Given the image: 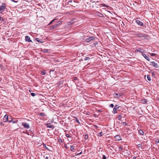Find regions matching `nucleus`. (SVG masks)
I'll list each match as a JSON object with an SVG mask.
<instances>
[{
	"instance_id": "1",
	"label": "nucleus",
	"mask_w": 159,
	"mask_h": 159,
	"mask_svg": "<svg viewBox=\"0 0 159 159\" xmlns=\"http://www.w3.org/2000/svg\"><path fill=\"white\" fill-rule=\"evenodd\" d=\"M137 36L140 38L142 39H148L149 35L146 34L140 33L136 34Z\"/></svg>"
},
{
	"instance_id": "2",
	"label": "nucleus",
	"mask_w": 159,
	"mask_h": 159,
	"mask_svg": "<svg viewBox=\"0 0 159 159\" xmlns=\"http://www.w3.org/2000/svg\"><path fill=\"white\" fill-rule=\"evenodd\" d=\"M5 7V4L4 3L2 4V5L0 7V13H2L4 11Z\"/></svg>"
},
{
	"instance_id": "3",
	"label": "nucleus",
	"mask_w": 159,
	"mask_h": 159,
	"mask_svg": "<svg viewBox=\"0 0 159 159\" xmlns=\"http://www.w3.org/2000/svg\"><path fill=\"white\" fill-rule=\"evenodd\" d=\"M93 40H94V38L93 36H91L86 39L85 41L86 42L89 43Z\"/></svg>"
},
{
	"instance_id": "4",
	"label": "nucleus",
	"mask_w": 159,
	"mask_h": 159,
	"mask_svg": "<svg viewBox=\"0 0 159 159\" xmlns=\"http://www.w3.org/2000/svg\"><path fill=\"white\" fill-rule=\"evenodd\" d=\"M151 65L153 66L155 68H158V65L157 63L155 62V61H152L151 62Z\"/></svg>"
},
{
	"instance_id": "5",
	"label": "nucleus",
	"mask_w": 159,
	"mask_h": 159,
	"mask_svg": "<svg viewBox=\"0 0 159 159\" xmlns=\"http://www.w3.org/2000/svg\"><path fill=\"white\" fill-rule=\"evenodd\" d=\"M8 116L7 115H5L3 118V122H5L8 121Z\"/></svg>"
},
{
	"instance_id": "6",
	"label": "nucleus",
	"mask_w": 159,
	"mask_h": 159,
	"mask_svg": "<svg viewBox=\"0 0 159 159\" xmlns=\"http://www.w3.org/2000/svg\"><path fill=\"white\" fill-rule=\"evenodd\" d=\"M135 22L139 25L142 26L143 25V23L138 19H136L135 20Z\"/></svg>"
},
{
	"instance_id": "7",
	"label": "nucleus",
	"mask_w": 159,
	"mask_h": 159,
	"mask_svg": "<svg viewBox=\"0 0 159 159\" xmlns=\"http://www.w3.org/2000/svg\"><path fill=\"white\" fill-rule=\"evenodd\" d=\"M46 125L48 128H49L52 129H53L54 128V126L50 123H48L46 124Z\"/></svg>"
},
{
	"instance_id": "8",
	"label": "nucleus",
	"mask_w": 159,
	"mask_h": 159,
	"mask_svg": "<svg viewBox=\"0 0 159 159\" xmlns=\"http://www.w3.org/2000/svg\"><path fill=\"white\" fill-rule=\"evenodd\" d=\"M25 40L27 42H32V41L30 40V37L28 36H25Z\"/></svg>"
},
{
	"instance_id": "9",
	"label": "nucleus",
	"mask_w": 159,
	"mask_h": 159,
	"mask_svg": "<svg viewBox=\"0 0 159 159\" xmlns=\"http://www.w3.org/2000/svg\"><path fill=\"white\" fill-rule=\"evenodd\" d=\"M113 96L115 98H117L120 97L121 96V95L120 93H115L113 94Z\"/></svg>"
},
{
	"instance_id": "10",
	"label": "nucleus",
	"mask_w": 159,
	"mask_h": 159,
	"mask_svg": "<svg viewBox=\"0 0 159 159\" xmlns=\"http://www.w3.org/2000/svg\"><path fill=\"white\" fill-rule=\"evenodd\" d=\"M115 139L117 141H119L121 139L120 136L118 135L115 136Z\"/></svg>"
},
{
	"instance_id": "11",
	"label": "nucleus",
	"mask_w": 159,
	"mask_h": 159,
	"mask_svg": "<svg viewBox=\"0 0 159 159\" xmlns=\"http://www.w3.org/2000/svg\"><path fill=\"white\" fill-rule=\"evenodd\" d=\"M137 147L139 148V149L141 151H142L143 149V148L142 145L141 144H138L137 145Z\"/></svg>"
},
{
	"instance_id": "12",
	"label": "nucleus",
	"mask_w": 159,
	"mask_h": 159,
	"mask_svg": "<svg viewBox=\"0 0 159 159\" xmlns=\"http://www.w3.org/2000/svg\"><path fill=\"white\" fill-rule=\"evenodd\" d=\"M22 125H23L24 127L25 128H29V125L28 124L26 123H23L22 124Z\"/></svg>"
},
{
	"instance_id": "13",
	"label": "nucleus",
	"mask_w": 159,
	"mask_h": 159,
	"mask_svg": "<svg viewBox=\"0 0 159 159\" xmlns=\"http://www.w3.org/2000/svg\"><path fill=\"white\" fill-rule=\"evenodd\" d=\"M139 133L141 135H143L144 134L143 131L142 130H139Z\"/></svg>"
},
{
	"instance_id": "14",
	"label": "nucleus",
	"mask_w": 159,
	"mask_h": 159,
	"mask_svg": "<svg viewBox=\"0 0 159 159\" xmlns=\"http://www.w3.org/2000/svg\"><path fill=\"white\" fill-rule=\"evenodd\" d=\"M117 108H116L115 107H114L113 109V111H112V113L113 114H115V113H116L117 112Z\"/></svg>"
},
{
	"instance_id": "15",
	"label": "nucleus",
	"mask_w": 159,
	"mask_h": 159,
	"mask_svg": "<svg viewBox=\"0 0 159 159\" xmlns=\"http://www.w3.org/2000/svg\"><path fill=\"white\" fill-rule=\"evenodd\" d=\"M142 55L143 56V57H144V58L148 61H149L150 59L149 58L147 57V56H146L145 54H144V55L142 54Z\"/></svg>"
},
{
	"instance_id": "16",
	"label": "nucleus",
	"mask_w": 159,
	"mask_h": 159,
	"mask_svg": "<svg viewBox=\"0 0 159 159\" xmlns=\"http://www.w3.org/2000/svg\"><path fill=\"white\" fill-rule=\"evenodd\" d=\"M147 78L148 80L149 81H150L151 80L150 75H147Z\"/></svg>"
},
{
	"instance_id": "17",
	"label": "nucleus",
	"mask_w": 159,
	"mask_h": 159,
	"mask_svg": "<svg viewBox=\"0 0 159 159\" xmlns=\"http://www.w3.org/2000/svg\"><path fill=\"white\" fill-rule=\"evenodd\" d=\"M42 51L43 52H44L45 53H46L48 52V50L46 49H44Z\"/></svg>"
},
{
	"instance_id": "18",
	"label": "nucleus",
	"mask_w": 159,
	"mask_h": 159,
	"mask_svg": "<svg viewBox=\"0 0 159 159\" xmlns=\"http://www.w3.org/2000/svg\"><path fill=\"white\" fill-rule=\"evenodd\" d=\"M118 149L119 151H121L122 150V147L121 146H119L118 147Z\"/></svg>"
},
{
	"instance_id": "19",
	"label": "nucleus",
	"mask_w": 159,
	"mask_h": 159,
	"mask_svg": "<svg viewBox=\"0 0 159 159\" xmlns=\"http://www.w3.org/2000/svg\"><path fill=\"white\" fill-rule=\"evenodd\" d=\"M98 16H100V17H103V15L101 13H99L98 14Z\"/></svg>"
},
{
	"instance_id": "20",
	"label": "nucleus",
	"mask_w": 159,
	"mask_h": 159,
	"mask_svg": "<svg viewBox=\"0 0 159 159\" xmlns=\"http://www.w3.org/2000/svg\"><path fill=\"white\" fill-rule=\"evenodd\" d=\"M46 72L44 71H41V74L43 75H45L46 74Z\"/></svg>"
},
{
	"instance_id": "21",
	"label": "nucleus",
	"mask_w": 159,
	"mask_h": 159,
	"mask_svg": "<svg viewBox=\"0 0 159 159\" xmlns=\"http://www.w3.org/2000/svg\"><path fill=\"white\" fill-rule=\"evenodd\" d=\"M142 50H143L142 49H141L139 48V49L138 50H137V51L138 52H143L142 51Z\"/></svg>"
},
{
	"instance_id": "22",
	"label": "nucleus",
	"mask_w": 159,
	"mask_h": 159,
	"mask_svg": "<svg viewBox=\"0 0 159 159\" xmlns=\"http://www.w3.org/2000/svg\"><path fill=\"white\" fill-rule=\"evenodd\" d=\"M74 149V147L73 146H70V150L71 151H73Z\"/></svg>"
},
{
	"instance_id": "23",
	"label": "nucleus",
	"mask_w": 159,
	"mask_h": 159,
	"mask_svg": "<svg viewBox=\"0 0 159 159\" xmlns=\"http://www.w3.org/2000/svg\"><path fill=\"white\" fill-rule=\"evenodd\" d=\"M90 59V58L89 57H86L84 58V60L85 61H87L88 60H89Z\"/></svg>"
},
{
	"instance_id": "24",
	"label": "nucleus",
	"mask_w": 159,
	"mask_h": 159,
	"mask_svg": "<svg viewBox=\"0 0 159 159\" xmlns=\"http://www.w3.org/2000/svg\"><path fill=\"white\" fill-rule=\"evenodd\" d=\"M149 54H150V55L152 56H155L156 55V54L155 53H149Z\"/></svg>"
},
{
	"instance_id": "25",
	"label": "nucleus",
	"mask_w": 159,
	"mask_h": 159,
	"mask_svg": "<svg viewBox=\"0 0 159 159\" xmlns=\"http://www.w3.org/2000/svg\"><path fill=\"white\" fill-rule=\"evenodd\" d=\"M64 147L66 149H67L69 148V147H68L67 146V144H65V146H64Z\"/></svg>"
},
{
	"instance_id": "26",
	"label": "nucleus",
	"mask_w": 159,
	"mask_h": 159,
	"mask_svg": "<svg viewBox=\"0 0 159 159\" xmlns=\"http://www.w3.org/2000/svg\"><path fill=\"white\" fill-rule=\"evenodd\" d=\"M109 107L111 108H113L114 107V105L113 104H111L109 105Z\"/></svg>"
},
{
	"instance_id": "27",
	"label": "nucleus",
	"mask_w": 159,
	"mask_h": 159,
	"mask_svg": "<svg viewBox=\"0 0 159 159\" xmlns=\"http://www.w3.org/2000/svg\"><path fill=\"white\" fill-rule=\"evenodd\" d=\"M0 20H2L3 21H4V19L3 17H0Z\"/></svg>"
},
{
	"instance_id": "28",
	"label": "nucleus",
	"mask_w": 159,
	"mask_h": 159,
	"mask_svg": "<svg viewBox=\"0 0 159 159\" xmlns=\"http://www.w3.org/2000/svg\"><path fill=\"white\" fill-rule=\"evenodd\" d=\"M38 38H36V40H37V42H39L40 43H42L43 42H42L40 41V40H38Z\"/></svg>"
},
{
	"instance_id": "29",
	"label": "nucleus",
	"mask_w": 159,
	"mask_h": 159,
	"mask_svg": "<svg viewBox=\"0 0 159 159\" xmlns=\"http://www.w3.org/2000/svg\"><path fill=\"white\" fill-rule=\"evenodd\" d=\"M120 107L118 105H116L115 106V107L118 109Z\"/></svg>"
},
{
	"instance_id": "30",
	"label": "nucleus",
	"mask_w": 159,
	"mask_h": 159,
	"mask_svg": "<svg viewBox=\"0 0 159 159\" xmlns=\"http://www.w3.org/2000/svg\"><path fill=\"white\" fill-rule=\"evenodd\" d=\"M58 25V24H55L53 25V27H54V28L57 27V25Z\"/></svg>"
},
{
	"instance_id": "31",
	"label": "nucleus",
	"mask_w": 159,
	"mask_h": 159,
	"mask_svg": "<svg viewBox=\"0 0 159 159\" xmlns=\"http://www.w3.org/2000/svg\"><path fill=\"white\" fill-rule=\"evenodd\" d=\"M40 115L41 116H45L44 114L43 113H40Z\"/></svg>"
},
{
	"instance_id": "32",
	"label": "nucleus",
	"mask_w": 159,
	"mask_h": 159,
	"mask_svg": "<svg viewBox=\"0 0 159 159\" xmlns=\"http://www.w3.org/2000/svg\"><path fill=\"white\" fill-rule=\"evenodd\" d=\"M102 5L103 7H108V6H107V5H106V4H102Z\"/></svg>"
},
{
	"instance_id": "33",
	"label": "nucleus",
	"mask_w": 159,
	"mask_h": 159,
	"mask_svg": "<svg viewBox=\"0 0 159 159\" xmlns=\"http://www.w3.org/2000/svg\"><path fill=\"white\" fill-rule=\"evenodd\" d=\"M133 159H140L139 157H134L133 158Z\"/></svg>"
},
{
	"instance_id": "34",
	"label": "nucleus",
	"mask_w": 159,
	"mask_h": 159,
	"mask_svg": "<svg viewBox=\"0 0 159 159\" xmlns=\"http://www.w3.org/2000/svg\"><path fill=\"white\" fill-rule=\"evenodd\" d=\"M66 136L67 137V138H70V136L68 134H66Z\"/></svg>"
},
{
	"instance_id": "35",
	"label": "nucleus",
	"mask_w": 159,
	"mask_h": 159,
	"mask_svg": "<svg viewBox=\"0 0 159 159\" xmlns=\"http://www.w3.org/2000/svg\"><path fill=\"white\" fill-rule=\"evenodd\" d=\"M45 146L44 147V148L46 149V150H49V149L48 148V147H47L45 145H44Z\"/></svg>"
},
{
	"instance_id": "36",
	"label": "nucleus",
	"mask_w": 159,
	"mask_h": 159,
	"mask_svg": "<svg viewBox=\"0 0 159 159\" xmlns=\"http://www.w3.org/2000/svg\"><path fill=\"white\" fill-rule=\"evenodd\" d=\"M31 95L32 96L34 97V96H35V93H31Z\"/></svg>"
},
{
	"instance_id": "37",
	"label": "nucleus",
	"mask_w": 159,
	"mask_h": 159,
	"mask_svg": "<svg viewBox=\"0 0 159 159\" xmlns=\"http://www.w3.org/2000/svg\"><path fill=\"white\" fill-rule=\"evenodd\" d=\"M88 136L87 135H85V137H84V138L85 139H88Z\"/></svg>"
},
{
	"instance_id": "38",
	"label": "nucleus",
	"mask_w": 159,
	"mask_h": 159,
	"mask_svg": "<svg viewBox=\"0 0 159 159\" xmlns=\"http://www.w3.org/2000/svg\"><path fill=\"white\" fill-rule=\"evenodd\" d=\"M82 154V152H81L80 153H78V154H76V155H79L81 154Z\"/></svg>"
},
{
	"instance_id": "39",
	"label": "nucleus",
	"mask_w": 159,
	"mask_h": 159,
	"mask_svg": "<svg viewBox=\"0 0 159 159\" xmlns=\"http://www.w3.org/2000/svg\"><path fill=\"white\" fill-rule=\"evenodd\" d=\"M0 125H1V126H3L4 124L2 122H0Z\"/></svg>"
},
{
	"instance_id": "40",
	"label": "nucleus",
	"mask_w": 159,
	"mask_h": 159,
	"mask_svg": "<svg viewBox=\"0 0 159 159\" xmlns=\"http://www.w3.org/2000/svg\"><path fill=\"white\" fill-rule=\"evenodd\" d=\"M156 143H159V140L157 139L156 140Z\"/></svg>"
},
{
	"instance_id": "41",
	"label": "nucleus",
	"mask_w": 159,
	"mask_h": 159,
	"mask_svg": "<svg viewBox=\"0 0 159 159\" xmlns=\"http://www.w3.org/2000/svg\"><path fill=\"white\" fill-rule=\"evenodd\" d=\"M17 122H18V120L14 121H12V122H13V123H16Z\"/></svg>"
},
{
	"instance_id": "42",
	"label": "nucleus",
	"mask_w": 159,
	"mask_h": 159,
	"mask_svg": "<svg viewBox=\"0 0 159 159\" xmlns=\"http://www.w3.org/2000/svg\"><path fill=\"white\" fill-rule=\"evenodd\" d=\"M102 158L103 159H106V157L105 155H103Z\"/></svg>"
},
{
	"instance_id": "43",
	"label": "nucleus",
	"mask_w": 159,
	"mask_h": 159,
	"mask_svg": "<svg viewBox=\"0 0 159 159\" xmlns=\"http://www.w3.org/2000/svg\"><path fill=\"white\" fill-rule=\"evenodd\" d=\"M54 20H53L51 22H50L49 23V25H51V24H52V22H53Z\"/></svg>"
},
{
	"instance_id": "44",
	"label": "nucleus",
	"mask_w": 159,
	"mask_h": 159,
	"mask_svg": "<svg viewBox=\"0 0 159 159\" xmlns=\"http://www.w3.org/2000/svg\"><path fill=\"white\" fill-rule=\"evenodd\" d=\"M50 28H51V29H53L54 28V27H53V25L51 26Z\"/></svg>"
},
{
	"instance_id": "45",
	"label": "nucleus",
	"mask_w": 159,
	"mask_h": 159,
	"mask_svg": "<svg viewBox=\"0 0 159 159\" xmlns=\"http://www.w3.org/2000/svg\"><path fill=\"white\" fill-rule=\"evenodd\" d=\"M100 134V135L101 136L102 135V132H100V133H99Z\"/></svg>"
},
{
	"instance_id": "46",
	"label": "nucleus",
	"mask_w": 159,
	"mask_h": 159,
	"mask_svg": "<svg viewBox=\"0 0 159 159\" xmlns=\"http://www.w3.org/2000/svg\"><path fill=\"white\" fill-rule=\"evenodd\" d=\"M59 142H62V140H61V139H59Z\"/></svg>"
},
{
	"instance_id": "47",
	"label": "nucleus",
	"mask_w": 159,
	"mask_h": 159,
	"mask_svg": "<svg viewBox=\"0 0 159 159\" xmlns=\"http://www.w3.org/2000/svg\"><path fill=\"white\" fill-rule=\"evenodd\" d=\"M94 126L95 128H98V126H97L96 125H94Z\"/></svg>"
},
{
	"instance_id": "48",
	"label": "nucleus",
	"mask_w": 159,
	"mask_h": 159,
	"mask_svg": "<svg viewBox=\"0 0 159 159\" xmlns=\"http://www.w3.org/2000/svg\"><path fill=\"white\" fill-rule=\"evenodd\" d=\"M12 121L11 120H9V121H8V122H9V123H11V122H12Z\"/></svg>"
},
{
	"instance_id": "49",
	"label": "nucleus",
	"mask_w": 159,
	"mask_h": 159,
	"mask_svg": "<svg viewBox=\"0 0 159 159\" xmlns=\"http://www.w3.org/2000/svg\"><path fill=\"white\" fill-rule=\"evenodd\" d=\"M76 121L77 122H78V123H80V122H79V120H76Z\"/></svg>"
},
{
	"instance_id": "50",
	"label": "nucleus",
	"mask_w": 159,
	"mask_h": 159,
	"mask_svg": "<svg viewBox=\"0 0 159 159\" xmlns=\"http://www.w3.org/2000/svg\"><path fill=\"white\" fill-rule=\"evenodd\" d=\"M45 159H48V157H46Z\"/></svg>"
},
{
	"instance_id": "51",
	"label": "nucleus",
	"mask_w": 159,
	"mask_h": 159,
	"mask_svg": "<svg viewBox=\"0 0 159 159\" xmlns=\"http://www.w3.org/2000/svg\"><path fill=\"white\" fill-rule=\"evenodd\" d=\"M125 124V125H126V123L125 122L123 123V124Z\"/></svg>"
},
{
	"instance_id": "52",
	"label": "nucleus",
	"mask_w": 159,
	"mask_h": 159,
	"mask_svg": "<svg viewBox=\"0 0 159 159\" xmlns=\"http://www.w3.org/2000/svg\"><path fill=\"white\" fill-rule=\"evenodd\" d=\"M125 124V125H126V123L125 122L123 123V124Z\"/></svg>"
},
{
	"instance_id": "53",
	"label": "nucleus",
	"mask_w": 159,
	"mask_h": 159,
	"mask_svg": "<svg viewBox=\"0 0 159 159\" xmlns=\"http://www.w3.org/2000/svg\"><path fill=\"white\" fill-rule=\"evenodd\" d=\"M154 75V74L153 73H152V75Z\"/></svg>"
},
{
	"instance_id": "54",
	"label": "nucleus",
	"mask_w": 159,
	"mask_h": 159,
	"mask_svg": "<svg viewBox=\"0 0 159 159\" xmlns=\"http://www.w3.org/2000/svg\"><path fill=\"white\" fill-rule=\"evenodd\" d=\"M96 43H95V44H96Z\"/></svg>"
},
{
	"instance_id": "55",
	"label": "nucleus",
	"mask_w": 159,
	"mask_h": 159,
	"mask_svg": "<svg viewBox=\"0 0 159 159\" xmlns=\"http://www.w3.org/2000/svg\"><path fill=\"white\" fill-rule=\"evenodd\" d=\"M96 43H95V44H96Z\"/></svg>"
},
{
	"instance_id": "56",
	"label": "nucleus",
	"mask_w": 159,
	"mask_h": 159,
	"mask_svg": "<svg viewBox=\"0 0 159 159\" xmlns=\"http://www.w3.org/2000/svg\"><path fill=\"white\" fill-rule=\"evenodd\" d=\"M96 43H95V44H96Z\"/></svg>"
}]
</instances>
